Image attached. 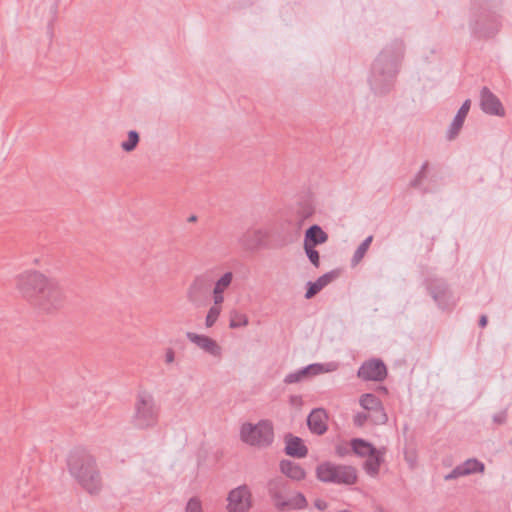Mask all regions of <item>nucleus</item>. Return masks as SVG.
<instances>
[{
	"label": "nucleus",
	"instance_id": "nucleus-1",
	"mask_svg": "<svg viewBox=\"0 0 512 512\" xmlns=\"http://www.w3.org/2000/svg\"><path fill=\"white\" fill-rule=\"evenodd\" d=\"M404 49V42L395 39L385 46L374 60L368 81L375 94L384 95L393 88Z\"/></svg>",
	"mask_w": 512,
	"mask_h": 512
},
{
	"label": "nucleus",
	"instance_id": "nucleus-2",
	"mask_svg": "<svg viewBox=\"0 0 512 512\" xmlns=\"http://www.w3.org/2000/svg\"><path fill=\"white\" fill-rule=\"evenodd\" d=\"M70 475L89 494L96 495L102 490V476L95 457L86 449L76 447L67 457Z\"/></svg>",
	"mask_w": 512,
	"mask_h": 512
},
{
	"label": "nucleus",
	"instance_id": "nucleus-3",
	"mask_svg": "<svg viewBox=\"0 0 512 512\" xmlns=\"http://www.w3.org/2000/svg\"><path fill=\"white\" fill-rule=\"evenodd\" d=\"M267 491L274 507L280 512L301 510L307 506L306 497L301 492L289 495L290 485L283 477L270 479L267 483Z\"/></svg>",
	"mask_w": 512,
	"mask_h": 512
},
{
	"label": "nucleus",
	"instance_id": "nucleus-4",
	"mask_svg": "<svg viewBox=\"0 0 512 512\" xmlns=\"http://www.w3.org/2000/svg\"><path fill=\"white\" fill-rule=\"evenodd\" d=\"M159 411L153 395L147 391H140L135 399L131 423L137 429L152 428L158 422Z\"/></svg>",
	"mask_w": 512,
	"mask_h": 512
},
{
	"label": "nucleus",
	"instance_id": "nucleus-5",
	"mask_svg": "<svg viewBox=\"0 0 512 512\" xmlns=\"http://www.w3.org/2000/svg\"><path fill=\"white\" fill-rule=\"evenodd\" d=\"M240 439L247 445L266 448L274 441V428L270 420L263 419L256 424L243 423L240 428Z\"/></svg>",
	"mask_w": 512,
	"mask_h": 512
},
{
	"label": "nucleus",
	"instance_id": "nucleus-6",
	"mask_svg": "<svg viewBox=\"0 0 512 512\" xmlns=\"http://www.w3.org/2000/svg\"><path fill=\"white\" fill-rule=\"evenodd\" d=\"M316 477L323 483L353 485L357 482V471L353 466L323 462L316 467Z\"/></svg>",
	"mask_w": 512,
	"mask_h": 512
},
{
	"label": "nucleus",
	"instance_id": "nucleus-7",
	"mask_svg": "<svg viewBox=\"0 0 512 512\" xmlns=\"http://www.w3.org/2000/svg\"><path fill=\"white\" fill-rule=\"evenodd\" d=\"M214 279L210 273H202L193 278L187 288L186 299L195 308L208 305Z\"/></svg>",
	"mask_w": 512,
	"mask_h": 512
},
{
	"label": "nucleus",
	"instance_id": "nucleus-8",
	"mask_svg": "<svg viewBox=\"0 0 512 512\" xmlns=\"http://www.w3.org/2000/svg\"><path fill=\"white\" fill-rule=\"evenodd\" d=\"M50 278L38 271H26L16 278V287L19 293L31 304L39 296Z\"/></svg>",
	"mask_w": 512,
	"mask_h": 512
},
{
	"label": "nucleus",
	"instance_id": "nucleus-9",
	"mask_svg": "<svg viewBox=\"0 0 512 512\" xmlns=\"http://www.w3.org/2000/svg\"><path fill=\"white\" fill-rule=\"evenodd\" d=\"M64 303L65 296L62 289L55 280L50 279L32 304L42 311L53 312L62 308Z\"/></svg>",
	"mask_w": 512,
	"mask_h": 512
},
{
	"label": "nucleus",
	"instance_id": "nucleus-10",
	"mask_svg": "<svg viewBox=\"0 0 512 512\" xmlns=\"http://www.w3.org/2000/svg\"><path fill=\"white\" fill-rule=\"evenodd\" d=\"M472 34L479 39L494 37L500 30L501 23L495 14H481L470 21Z\"/></svg>",
	"mask_w": 512,
	"mask_h": 512
},
{
	"label": "nucleus",
	"instance_id": "nucleus-11",
	"mask_svg": "<svg viewBox=\"0 0 512 512\" xmlns=\"http://www.w3.org/2000/svg\"><path fill=\"white\" fill-rule=\"evenodd\" d=\"M269 234L261 228H249L238 238L241 248L248 252H256L265 246Z\"/></svg>",
	"mask_w": 512,
	"mask_h": 512
},
{
	"label": "nucleus",
	"instance_id": "nucleus-12",
	"mask_svg": "<svg viewBox=\"0 0 512 512\" xmlns=\"http://www.w3.org/2000/svg\"><path fill=\"white\" fill-rule=\"evenodd\" d=\"M227 509L229 512H246L251 506V492L247 485H241L228 494Z\"/></svg>",
	"mask_w": 512,
	"mask_h": 512
},
{
	"label": "nucleus",
	"instance_id": "nucleus-13",
	"mask_svg": "<svg viewBox=\"0 0 512 512\" xmlns=\"http://www.w3.org/2000/svg\"><path fill=\"white\" fill-rule=\"evenodd\" d=\"M481 110L488 115L504 117L505 108L500 99L486 86L482 87L479 95Z\"/></svg>",
	"mask_w": 512,
	"mask_h": 512
},
{
	"label": "nucleus",
	"instance_id": "nucleus-14",
	"mask_svg": "<svg viewBox=\"0 0 512 512\" xmlns=\"http://www.w3.org/2000/svg\"><path fill=\"white\" fill-rule=\"evenodd\" d=\"M357 375L365 381H383L387 376V368L382 360L372 359L360 366Z\"/></svg>",
	"mask_w": 512,
	"mask_h": 512
},
{
	"label": "nucleus",
	"instance_id": "nucleus-15",
	"mask_svg": "<svg viewBox=\"0 0 512 512\" xmlns=\"http://www.w3.org/2000/svg\"><path fill=\"white\" fill-rule=\"evenodd\" d=\"M428 291L441 309H446L450 306L451 292L447 283L442 279L431 280L428 284Z\"/></svg>",
	"mask_w": 512,
	"mask_h": 512
},
{
	"label": "nucleus",
	"instance_id": "nucleus-16",
	"mask_svg": "<svg viewBox=\"0 0 512 512\" xmlns=\"http://www.w3.org/2000/svg\"><path fill=\"white\" fill-rule=\"evenodd\" d=\"M186 337L189 341L194 343L198 348L202 349L204 352L214 357L221 356L222 349L220 345L209 336L197 334L194 332H187Z\"/></svg>",
	"mask_w": 512,
	"mask_h": 512
},
{
	"label": "nucleus",
	"instance_id": "nucleus-17",
	"mask_svg": "<svg viewBox=\"0 0 512 512\" xmlns=\"http://www.w3.org/2000/svg\"><path fill=\"white\" fill-rule=\"evenodd\" d=\"M328 415L323 408L313 409L307 417L309 430L316 435H323L327 429Z\"/></svg>",
	"mask_w": 512,
	"mask_h": 512
},
{
	"label": "nucleus",
	"instance_id": "nucleus-18",
	"mask_svg": "<svg viewBox=\"0 0 512 512\" xmlns=\"http://www.w3.org/2000/svg\"><path fill=\"white\" fill-rule=\"evenodd\" d=\"M284 452L290 457L304 458L308 454V448L300 437L287 434L285 436Z\"/></svg>",
	"mask_w": 512,
	"mask_h": 512
},
{
	"label": "nucleus",
	"instance_id": "nucleus-19",
	"mask_svg": "<svg viewBox=\"0 0 512 512\" xmlns=\"http://www.w3.org/2000/svg\"><path fill=\"white\" fill-rule=\"evenodd\" d=\"M471 101L470 99H467L463 102L459 110L457 111L448 131H447V138L449 140H452L458 136L460 130L462 129L463 123L468 115V112L470 110Z\"/></svg>",
	"mask_w": 512,
	"mask_h": 512
},
{
	"label": "nucleus",
	"instance_id": "nucleus-20",
	"mask_svg": "<svg viewBox=\"0 0 512 512\" xmlns=\"http://www.w3.org/2000/svg\"><path fill=\"white\" fill-rule=\"evenodd\" d=\"M279 469L282 474L294 481H301L306 477L304 468L300 464L291 460H281L279 463Z\"/></svg>",
	"mask_w": 512,
	"mask_h": 512
},
{
	"label": "nucleus",
	"instance_id": "nucleus-21",
	"mask_svg": "<svg viewBox=\"0 0 512 512\" xmlns=\"http://www.w3.org/2000/svg\"><path fill=\"white\" fill-rule=\"evenodd\" d=\"M337 277V273L335 271H330L322 276H320L315 282L307 283V290L305 293L306 299L313 298L316 294H318L324 287H326L329 283H331Z\"/></svg>",
	"mask_w": 512,
	"mask_h": 512
},
{
	"label": "nucleus",
	"instance_id": "nucleus-22",
	"mask_svg": "<svg viewBox=\"0 0 512 512\" xmlns=\"http://www.w3.org/2000/svg\"><path fill=\"white\" fill-rule=\"evenodd\" d=\"M328 240V234L317 224L310 226L304 235V245L318 246Z\"/></svg>",
	"mask_w": 512,
	"mask_h": 512
},
{
	"label": "nucleus",
	"instance_id": "nucleus-23",
	"mask_svg": "<svg viewBox=\"0 0 512 512\" xmlns=\"http://www.w3.org/2000/svg\"><path fill=\"white\" fill-rule=\"evenodd\" d=\"M351 449L352 451L361 457L372 456L377 449L369 442L361 439L355 438L351 440Z\"/></svg>",
	"mask_w": 512,
	"mask_h": 512
},
{
	"label": "nucleus",
	"instance_id": "nucleus-24",
	"mask_svg": "<svg viewBox=\"0 0 512 512\" xmlns=\"http://www.w3.org/2000/svg\"><path fill=\"white\" fill-rule=\"evenodd\" d=\"M383 461L380 452L377 450L372 454V456H368L365 461L364 468L370 476H376L379 473L381 462Z\"/></svg>",
	"mask_w": 512,
	"mask_h": 512
},
{
	"label": "nucleus",
	"instance_id": "nucleus-25",
	"mask_svg": "<svg viewBox=\"0 0 512 512\" xmlns=\"http://www.w3.org/2000/svg\"><path fill=\"white\" fill-rule=\"evenodd\" d=\"M360 405L370 411H380L382 412L383 408L381 405V401L377 396L371 393L363 394L360 398Z\"/></svg>",
	"mask_w": 512,
	"mask_h": 512
},
{
	"label": "nucleus",
	"instance_id": "nucleus-26",
	"mask_svg": "<svg viewBox=\"0 0 512 512\" xmlns=\"http://www.w3.org/2000/svg\"><path fill=\"white\" fill-rule=\"evenodd\" d=\"M298 371L304 380L306 378H310L312 376H316V375L322 374L324 372H328V371H330V369L325 368V366L323 364L314 363V364H310L306 367H303V368L299 369Z\"/></svg>",
	"mask_w": 512,
	"mask_h": 512
},
{
	"label": "nucleus",
	"instance_id": "nucleus-27",
	"mask_svg": "<svg viewBox=\"0 0 512 512\" xmlns=\"http://www.w3.org/2000/svg\"><path fill=\"white\" fill-rule=\"evenodd\" d=\"M372 240H373V236L370 235L358 246V248L354 252V255L351 259L352 266L357 265L363 259V257L365 256L367 250L369 249V247L372 243Z\"/></svg>",
	"mask_w": 512,
	"mask_h": 512
},
{
	"label": "nucleus",
	"instance_id": "nucleus-28",
	"mask_svg": "<svg viewBox=\"0 0 512 512\" xmlns=\"http://www.w3.org/2000/svg\"><path fill=\"white\" fill-rule=\"evenodd\" d=\"M233 278L234 275L232 272L228 271L224 273L217 281H214L212 289L217 292L225 293L232 284Z\"/></svg>",
	"mask_w": 512,
	"mask_h": 512
},
{
	"label": "nucleus",
	"instance_id": "nucleus-29",
	"mask_svg": "<svg viewBox=\"0 0 512 512\" xmlns=\"http://www.w3.org/2000/svg\"><path fill=\"white\" fill-rule=\"evenodd\" d=\"M140 141L139 133L135 130H130L127 135V140L121 143V148L125 152H132L136 149Z\"/></svg>",
	"mask_w": 512,
	"mask_h": 512
},
{
	"label": "nucleus",
	"instance_id": "nucleus-30",
	"mask_svg": "<svg viewBox=\"0 0 512 512\" xmlns=\"http://www.w3.org/2000/svg\"><path fill=\"white\" fill-rule=\"evenodd\" d=\"M428 168V162H424L418 171V173L415 175V177L411 180L410 186L412 188L421 189L422 193H428L427 188H422V182L426 178V171Z\"/></svg>",
	"mask_w": 512,
	"mask_h": 512
},
{
	"label": "nucleus",
	"instance_id": "nucleus-31",
	"mask_svg": "<svg viewBox=\"0 0 512 512\" xmlns=\"http://www.w3.org/2000/svg\"><path fill=\"white\" fill-rule=\"evenodd\" d=\"M462 467L465 469L464 473H466V475L483 472L485 469L484 464L475 458L467 459L462 463Z\"/></svg>",
	"mask_w": 512,
	"mask_h": 512
},
{
	"label": "nucleus",
	"instance_id": "nucleus-32",
	"mask_svg": "<svg viewBox=\"0 0 512 512\" xmlns=\"http://www.w3.org/2000/svg\"><path fill=\"white\" fill-rule=\"evenodd\" d=\"M248 325V317L245 314L237 311H232L230 314V328H239Z\"/></svg>",
	"mask_w": 512,
	"mask_h": 512
},
{
	"label": "nucleus",
	"instance_id": "nucleus-33",
	"mask_svg": "<svg viewBox=\"0 0 512 512\" xmlns=\"http://www.w3.org/2000/svg\"><path fill=\"white\" fill-rule=\"evenodd\" d=\"M221 311H222V308H217V307H212V306L209 308L206 318H205V325L207 328L212 327L216 323L218 317L221 314Z\"/></svg>",
	"mask_w": 512,
	"mask_h": 512
},
{
	"label": "nucleus",
	"instance_id": "nucleus-34",
	"mask_svg": "<svg viewBox=\"0 0 512 512\" xmlns=\"http://www.w3.org/2000/svg\"><path fill=\"white\" fill-rule=\"evenodd\" d=\"M305 253L309 259V261L315 266L319 267L320 265V255L319 252L315 249L314 246L303 245Z\"/></svg>",
	"mask_w": 512,
	"mask_h": 512
},
{
	"label": "nucleus",
	"instance_id": "nucleus-35",
	"mask_svg": "<svg viewBox=\"0 0 512 512\" xmlns=\"http://www.w3.org/2000/svg\"><path fill=\"white\" fill-rule=\"evenodd\" d=\"M185 512H203L201 501L196 497L189 499Z\"/></svg>",
	"mask_w": 512,
	"mask_h": 512
},
{
	"label": "nucleus",
	"instance_id": "nucleus-36",
	"mask_svg": "<svg viewBox=\"0 0 512 512\" xmlns=\"http://www.w3.org/2000/svg\"><path fill=\"white\" fill-rule=\"evenodd\" d=\"M465 469H463L462 464L456 466L450 473L446 474L444 476V479L446 481H450L453 479H457L461 476H466V473H464Z\"/></svg>",
	"mask_w": 512,
	"mask_h": 512
},
{
	"label": "nucleus",
	"instance_id": "nucleus-37",
	"mask_svg": "<svg viewBox=\"0 0 512 512\" xmlns=\"http://www.w3.org/2000/svg\"><path fill=\"white\" fill-rule=\"evenodd\" d=\"M507 418H508V409L505 408L503 410H501L500 412L496 413L493 415L492 419H493V422L496 424V425H503L507 422Z\"/></svg>",
	"mask_w": 512,
	"mask_h": 512
},
{
	"label": "nucleus",
	"instance_id": "nucleus-38",
	"mask_svg": "<svg viewBox=\"0 0 512 512\" xmlns=\"http://www.w3.org/2000/svg\"><path fill=\"white\" fill-rule=\"evenodd\" d=\"M301 381H303V378L301 377L298 370L287 374L284 378L285 384H295Z\"/></svg>",
	"mask_w": 512,
	"mask_h": 512
},
{
	"label": "nucleus",
	"instance_id": "nucleus-39",
	"mask_svg": "<svg viewBox=\"0 0 512 512\" xmlns=\"http://www.w3.org/2000/svg\"><path fill=\"white\" fill-rule=\"evenodd\" d=\"M211 295L213 298L212 307L221 308V305L224 302V293L217 292V291L211 289Z\"/></svg>",
	"mask_w": 512,
	"mask_h": 512
},
{
	"label": "nucleus",
	"instance_id": "nucleus-40",
	"mask_svg": "<svg viewBox=\"0 0 512 512\" xmlns=\"http://www.w3.org/2000/svg\"><path fill=\"white\" fill-rule=\"evenodd\" d=\"M367 414L365 413H358L354 416V424L356 426H363L364 423L367 421Z\"/></svg>",
	"mask_w": 512,
	"mask_h": 512
},
{
	"label": "nucleus",
	"instance_id": "nucleus-41",
	"mask_svg": "<svg viewBox=\"0 0 512 512\" xmlns=\"http://www.w3.org/2000/svg\"><path fill=\"white\" fill-rule=\"evenodd\" d=\"M314 506L320 510V511H324L327 509L328 507V503L322 499H316L315 502H314Z\"/></svg>",
	"mask_w": 512,
	"mask_h": 512
},
{
	"label": "nucleus",
	"instance_id": "nucleus-42",
	"mask_svg": "<svg viewBox=\"0 0 512 512\" xmlns=\"http://www.w3.org/2000/svg\"><path fill=\"white\" fill-rule=\"evenodd\" d=\"M174 359H175V353H174L173 349L168 348L166 350V354H165V362L167 364H170L174 361Z\"/></svg>",
	"mask_w": 512,
	"mask_h": 512
},
{
	"label": "nucleus",
	"instance_id": "nucleus-43",
	"mask_svg": "<svg viewBox=\"0 0 512 512\" xmlns=\"http://www.w3.org/2000/svg\"><path fill=\"white\" fill-rule=\"evenodd\" d=\"M487 322H488V318L486 315H482L479 319V326L481 328H484L486 325H487Z\"/></svg>",
	"mask_w": 512,
	"mask_h": 512
},
{
	"label": "nucleus",
	"instance_id": "nucleus-44",
	"mask_svg": "<svg viewBox=\"0 0 512 512\" xmlns=\"http://www.w3.org/2000/svg\"><path fill=\"white\" fill-rule=\"evenodd\" d=\"M300 402H301V397L300 396H297V395L290 396V403L292 405L298 404Z\"/></svg>",
	"mask_w": 512,
	"mask_h": 512
},
{
	"label": "nucleus",
	"instance_id": "nucleus-45",
	"mask_svg": "<svg viewBox=\"0 0 512 512\" xmlns=\"http://www.w3.org/2000/svg\"><path fill=\"white\" fill-rule=\"evenodd\" d=\"M337 454L340 455V456H344L345 455V451L341 447H338L337 448Z\"/></svg>",
	"mask_w": 512,
	"mask_h": 512
},
{
	"label": "nucleus",
	"instance_id": "nucleus-46",
	"mask_svg": "<svg viewBox=\"0 0 512 512\" xmlns=\"http://www.w3.org/2000/svg\"><path fill=\"white\" fill-rule=\"evenodd\" d=\"M387 421V416L385 413H382V423H385Z\"/></svg>",
	"mask_w": 512,
	"mask_h": 512
},
{
	"label": "nucleus",
	"instance_id": "nucleus-47",
	"mask_svg": "<svg viewBox=\"0 0 512 512\" xmlns=\"http://www.w3.org/2000/svg\"><path fill=\"white\" fill-rule=\"evenodd\" d=\"M310 215H311V212H307V213H305V215H303L302 218L305 219V218L309 217Z\"/></svg>",
	"mask_w": 512,
	"mask_h": 512
},
{
	"label": "nucleus",
	"instance_id": "nucleus-48",
	"mask_svg": "<svg viewBox=\"0 0 512 512\" xmlns=\"http://www.w3.org/2000/svg\"><path fill=\"white\" fill-rule=\"evenodd\" d=\"M189 221H191V222L196 221V216L192 215V216L189 218Z\"/></svg>",
	"mask_w": 512,
	"mask_h": 512
}]
</instances>
